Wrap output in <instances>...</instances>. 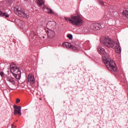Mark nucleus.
I'll return each instance as SVG.
<instances>
[{
    "label": "nucleus",
    "instance_id": "nucleus-1",
    "mask_svg": "<svg viewBox=\"0 0 128 128\" xmlns=\"http://www.w3.org/2000/svg\"><path fill=\"white\" fill-rule=\"evenodd\" d=\"M98 50V52L103 54L104 56H102V58L108 70L110 72H116V63H114L113 60L110 58V56H106L108 52H106L104 48H99Z\"/></svg>",
    "mask_w": 128,
    "mask_h": 128
},
{
    "label": "nucleus",
    "instance_id": "nucleus-2",
    "mask_svg": "<svg viewBox=\"0 0 128 128\" xmlns=\"http://www.w3.org/2000/svg\"><path fill=\"white\" fill-rule=\"evenodd\" d=\"M64 20L66 22H69L70 24H72L74 26H82L84 24V20L80 16H72L71 18H68V17H64Z\"/></svg>",
    "mask_w": 128,
    "mask_h": 128
},
{
    "label": "nucleus",
    "instance_id": "nucleus-3",
    "mask_svg": "<svg viewBox=\"0 0 128 128\" xmlns=\"http://www.w3.org/2000/svg\"><path fill=\"white\" fill-rule=\"evenodd\" d=\"M118 41H114L108 38H105L102 40V44L104 46H107V48H116L114 46H116V43Z\"/></svg>",
    "mask_w": 128,
    "mask_h": 128
},
{
    "label": "nucleus",
    "instance_id": "nucleus-4",
    "mask_svg": "<svg viewBox=\"0 0 128 128\" xmlns=\"http://www.w3.org/2000/svg\"><path fill=\"white\" fill-rule=\"evenodd\" d=\"M10 72L16 80H20V70L16 66L10 65Z\"/></svg>",
    "mask_w": 128,
    "mask_h": 128
},
{
    "label": "nucleus",
    "instance_id": "nucleus-5",
    "mask_svg": "<svg viewBox=\"0 0 128 128\" xmlns=\"http://www.w3.org/2000/svg\"><path fill=\"white\" fill-rule=\"evenodd\" d=\"M10 72L16 80H20V70L16 66L10 65Z\"/></svg>",
    "mask_w": 128,
    "mask_h": 128
},
{
    "label": "nucleus",
    "instance_id": "nucleus-6",
    "mask_svg": "<svg viewBox=\"0 0 128 128\" xmlns=\"http://www.w3.org/2000/svg\"><path fill=\"white\" fill-rule=\"evenodd\" d=\"M14 12L20 18H28L24 9L20 8L18 6L14 7Z\"/></svg>",
    "mask_w": 128,
    "mask_h": 128
},
{
    "label": "nucleus",
    "instance_id": "nucleus-7",
    "mask_svg": "<svg viewBox=\"0 0 128 128\" xmlns=\"http://www.w3.org/2000/svg\"><path fill=\"white\" fill-rule=\"evenodd\" d=\"M63 46H66V48H70V50H76V52H78V50H80V46L78 45H76V46H72V44L68 42H65L62 44Z\"/></svg>",
    "mask_w": 128,
    "mask_h": 128
},
{
    "label": "nucleus",
    "instance_id": "nucleus-8",
    "mask_svg": "<svg viewBox=\"0 0 128 128\" xmlns=\"http://www.w3.org/2000/svg\"><path fill=\"white\" fill-rule=\"evenodd\" d=\"M46 27L49 30H54L56 28V22L54 21H50L47 24Z\"/></svg>",
    "mask_w": 128,
    "mask_h": 128
},
{
    "label": "nucleus",
    "instance_id": "nucleus-9",
    "mask_svg": "<svg viewBox=\"0 0 128 128\" xmlns=\"http://www.w3.org/2000/svg\"><path fill=\"white\" fill-rule=\"evenodd\" d=\"M104 24H100L98 23H93L90 26V28L92 30H98L102 28H104Z\"/></svg>",
    "mask_w": 128,
    "mask_h": 128
},
{
    "label": "nucleus",
    "instance_id": "nucleus-10",
    "mask_svg": "<svg viewBox=\"0 0 128 128\" xmlns=\"http://www.w3.org/2000/svg\"><path fill=\"white\" fill-rule=\"evenodd\" d=\"M14 114H19V116H22V112L20 109L22 107L18 106H14Z\"/></svg>",
    "mask_w": 128,
    "mask_h": 128
},
{
    "label": "nucleus",
    "instance_id": "nucleus-11",
    "mask_svg": "<svg viewBox=\"0 0 128 128\" xmlns=\"http://www.w3.org/2000/svg\"><path fill=\"white\" fill-rule=\"evenodd\" d=\"M114 48H113L115 51L118 54H120L122 52V49H120V43L118 42H116L114 45Z\"/></svg>",
    "mask_w": 128,
    "mask_h": 128
},
{
    "label": "nucleus",
    "instance_id": "nucleus-12",
    "mask_svg": "<svg viewBox=\"0 0 128 128\" xmlns=\"http://www.w3.org/2000/svg\"><path fill=\"white\" fill-rule=\"evenodd\" d=\"M36 32L34 31H31L29 35V39L33 40V42H34V40H36Z\"/></svg>",
    "mask_w": 128,
    "mask_h": 128
},
{
    "label": "nucleus",
    "instance_id": "nucleus-13",
    "mask_svg": "<svg viewBox=\"0 0 128 128\" xmlns=\"http://www.w3.org/2000/svg\"><path fill=\"white\" fill-rule=\"evenodd\" d=\"M47 34L49 38H54L56 36V32L53 30H49L48 31Z\"/></svg>",
    "mask_w": 128,
    "mask_h": 128
},
{
    "label": "nucleus",
    "instance_id": "nucleus-14",
    "mask_svg": "<svg viewBox=\"0 0 128 128\" xmlns=\"http://www.w3.org/2000/svg\"><path fill=\"white\" fill-rule=\"evenodd\" d=\"M42 8L45 10L46 12H47V14H54V10L52 8H45L44 7H43Z\"/></svg>",
    "mask_w": 128,
    "mask_h": 128
},
{
    "label": "nucleus",
    "instance_id": "nucleus-15",
    "mask_svg": "<svg viewBox=\"0 0 128 128\" xmlns=\"http://www.w3.org/2000/svg\"><path fill=\"white\" fill-rule=\"evenodd\" d=\"M28 82H30V84H34V77L32 74H30L28 76Z\"/></svg>",
    "mask_w": 128,
    "mask_h": 128
},
{
    "label": "nucleus",
    "instance_id": "nucleus-16",
    "mask_svg": "<svg viewBox=\"0 0 128 128\" xmlns=\"http://www.w3.org/2000/svg\"><path fill=\"white\" fill-rule=\"evenodd\" d=\"M7 85L10 90H14L16 88V82L8 83Z\"/></svg>",
    "mask_w": 128,
    "mask_h": 128
},
{
    "label": "nucleus",
    "instance_id": "nucleus-17",
    "mask_svg": "<svg viewBox=\"0 0 128 128\" xmlns=\"http://www.w3.org/2000/svg\"><path fill=\"white\" fill-rule=\"evenodd\" d=\"M38 3V6L42 8V6L44 4V0H36Z\"/></svg>",
    "mask_w": 128,
    "mask_h": 128
},
{
    "label": "nucleus",
    "instance_id": "nucleus-18",
    "mask_svg": "<svg viewBox=\"0 0 128 128\" xmlns=\"http://www.w3.org/2000/svg\"><path fill=\"white\" fill-rule=\"evenodd\" d=\"M6 80L8 82V84H10V83H14L16 82V81L14 80V78H12L10 77H8L6 78Z\"/></svg>",
    "mask_w": 128,
    "mask_h": 128
},
{
    "label": "nucleus",
    "instance_id": "nucleus-19",
    "mask_svg": "<svg viewBox=\"0 0 128 128\" xmlns=\"http://www.w3.org/2000/svg\"><path fill=\"white\" fill-rule=\"evenodd\" d=\"M122 15L124 16H126V18H128V10L126 9L124 10L122 12Z\"/></svg>",
    "mask_w": 128,
    "mask_h": 128
},
{
    "label": "nucleus",
    "instance_id": "nucleus-20",
    "mask_svg": "<svg viewBox=\"0 0 128 128\" xmlns=\"http://www.w3.org/2000/svg\"><path fill=\"white\" fill-rule=\"evenodd\" d=\"M0 16H6V18H8L10 15L8 14L6 15V13L2 12L0 10Z\"/></svg>",
    "mask_w": 128,
    "mask_h": 128
},
{
    "label": "nucleus",
    "instance_id": "nucleus-21",
    "mask_svg": "<svg viewBox=\"0 0 128 128\" xmlns=\"http://www.w3.org/2000/svg\"><path fill=\"white\" fill-rule=\"evenodd\" d=\"M67 36L69 40H72V34H68Z\"/></svg>",
    "mask_w": 128,
    "mask_h": 128
},
{
    "label": "nucleus",
    "instance_id": "nucleus-22",
    "mask_svg": "<svg viewBox=\"0 0 128 128\" xmlns=\"http://www.w3.org/2000/svg\"><path fill=\"white\" fill-rule=\"evenodd\" d=\"M98 3L101 5V6H104V2L102 0H99Z\"/></svg>",
    "mask_w": 128,
    "mask_h": 128
},
{
    "label": "nucleus",
    "instance_id": "nucleus-23",
    "mask_svg": "<svg viewBox=\"0 0 128 128\" xmlns=\"http://www.w3.org/2000/svg\"><path fill=\"white\" fill-rule=\"evenodd\" d=\"M4 72H0V76H4Z\"/></svg>",
    "mask_w": 128,
    "mask_h": 128
},
{
    "label": "nucleus",
    "instance_id": "nucleus-24",
    "mask_svg": "<svg viewBox=\"0 0 128 128\" xmlns=\"http://www.w3.org/2000/svg\"><path fill=\"white\" fill-rule=\"evenodd\" d=\"M20 102V100L18 98L16 99V104H18V102Z\"/></svg>",
    "mask_w": 128,
    "mask_h": 128
},
{
    "label": "nucleus",
    "instance_id": "nucleus-25",
    "mask_svg": "<svg viewBox=\"0 0 128 128\" xmlns=\"http://www.w3.org/2000/svg\"><path fill=\"white\" fill-rule=\"evenodd\" d=\"M12 128H16V126L14 124H12Z\"/></svg>",
    "mask_w": 128,
    "mask_h": 128
},
{
    "label": "nucleus",
    "instance_id": "nucleus-26",
    "mask_svg": "<svg viewBox=\"0 0 128 128\" xmlns=\"http://www.w3.org/2000/svg\"><path fill=\"white\" fill-rule=\"evenodd\" d=\"M23 24H24V26H22V28H25L26 24H24V22H23Z\"/></svg>",
    "mask_w": 128,
    "mask_h": 128
},
{
    "label": "nucleus",
    "instance_id": "nucleus-27",
    "mask_svg": "<svg viewBox=\"0 0 128 128\" xmlns=\"http://www.w3.org/2000/svg\"><path fill=\"white\" fill-rule=\"evenodd\" d=\"M40 100H42V99H41V98H40Z\"/></svg>",
    "mask_w": 128,
    "mask_h": 128
},
{
    "label": "nucleus",
    "instance_id": "nucleus-28",
    "mask_svg": "<svg viewBox=\"0 0 128 128\" xmlns=\"http://www.w3.org/2000/svg\"><path fill=\"white\" fill-rule=\"evenodd\" d=\"M43 38H44V36H43Z\"/></svg>",
    "mask_w": 128,
    "mask_h": 128
},
{
    "label": "nucleus",
    "instance_id": "nucleus-29",
    "mask_svg": "<svg viewBox=\"0 0 128 128\" xmlns=\"http://www.w3.org/2000/svg\"><path fill=\"white\" fill-rule=\"evenodd\" d=\"M26 0V1H27L28 0Z\"/></svg>",
    "mask_w": 128,
    "mask_h": 128
}]
</instances>
